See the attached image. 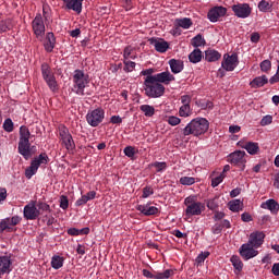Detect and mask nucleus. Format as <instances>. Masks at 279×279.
<instances>
[{"label":"nucleus","mask_w":279,"mask_h":279,"mask_svg":"<svg viewBox=\"0 0 279 279\" xmlns=\"http://www.w3.org/2000/svg\"><path fill=\"white\" fill-rule=\"evenodd\" d=\"M68 10H73L77 14L82 13V3L84 0H62Z\"/></svg>","instance_id":"21"},{"label":"nucleus","mask_w":279,"mask_h":279,"mask_svg":"<svg viewBox=\"0 0 279 279\" xmlns=\"http://www.w3.org/2000/svg\"><path fill=\"white\" fill-rule=\"evenodd\" d=\"M230 134H239L241 132V126L239 125H231L229 126Z\"/></svg>","instance_id":"61"},{"label":"nucleus","mask_w":279,"mask_h":279,"mask_svg":"<svg viewBox=\"0 0 279 279\" xmlns=\"http://www.w3.org/2000/svg\"><path fill=\"white\" fill-rule=\"evenodd\" d=\"M180 117H189L191 114V105H183L179 110Z\"/></svg>","instance_id":"45"},{"label":"nucleus","mask_w":279,"mask_h":279,"mask_svg":"<svg viewBox=\"0 0 279 279\" xmlns=\"http://www.w3.org/2000/svg\"><path fill=\"white\" fill-rule=\"evenodd\" d=\"M228 9L223 7H215L207 13V17L211 23H217L221 16H226Z\"/></svg>","instance_id":"15"},{"label":"nucleus","mask_w":279,"mask_h":279,"mask_svg":"<svg viewBox=\"0 0 279 279\" xmlns=\"http://www.w3.org/2000/svg\"><path fill=\"white\" fill-rule=\"evenodd\" d=\"M124 154H125V156H128V158H134V155L136 154V151L134 150V147L126 146L124 148Z\"/></svg>","instance_id":"51"},{"label":"nucleus","mask_w":279,"mask_h":279,"mask_svg":"<svg viewBox=\"0 0 279 279\" xmlns=\"http://www.w3.org/2000/svg\"><path fill=\"white\" fill-rule=\"evenodd\" d=\"M110 123H113V124H121L123 123V119L120 118L119 116H112L110 118Z\"/></svg>","instance_id":"58"},{"label":"nucleus","mask_w":279,"mask_h":279,"mask_svg":"<svg viewBox=\"0 0 279 279\" xmlns=\"http://www.w3.org/2000/svg\"><path fill=\"white\" fill-rule=\"evenodd\" d=\"M231 263L236 271H243V262H241V257L233 255L231 257Z\"/></svg>","instance_id":"35"},{"label":"nucleus","mask_w":279,"mask_h":279,"mask_svg":"<svg viewBox=\"0 0 279 279\" xmlns=\"http://www.w3.org/2000/svg\"><path fill=\"white\" fill-rule=\"evenodd\" d=\"M131 56H132V48L130 46L125 47L124 53H123L124 60H128L129 58H131ZM132 58H134V57H132Z\"/></svg>","instance_id":"59"},{"label":"nucleus","mask_w":279,"mask_h":279,"mask_svg":"<svg viewBox=\"0 0 279 279\" xmlns=\"http://www.w3.org/2000/svg\"><path fill=\"white\" fill-rule=\"evenodd\" d=\"M140 110L144 112L145 117H153L154 114H156V109L149 105H142L140 107Z\"/></svg>","instance_id":"34"},{"label":"nucleus","mask_w":279,"mask_h":279,"mask_svg":"<svg viewBox=\"0 0 279 279\" xmlns=\"http://www.w3.org/2000/svg\"><path fill=\"white\" fill-rule=\"evenodd\" d=\"M219 197H214L207 201V208H209V210H217V208H219Z\"/></svg>","instance_id":"40"},{"label":"nucleus","mask_w":279,"mask_h":279,"mask_svg":"<svg viewBox=\"0 0 279 279\" xmlns=\"http://www.w3.org/2000/svg\"><path fill=\"white\" fill-rule=\"evenodd\" d=\"M240 256H242L244 260H250V258L258 256V251L254 250V246H251L248 243H246L241 246Z\"/></svg>","instance_id":"17"},{"label":"nucleus","mask_w":279,"mask_h":279,"mask_svg":"<svg viewBox=\"0 0 279 279\" xmlns=\"http://www.w3.org/2000/svg\"><path fill=\"white\" fill-rule=\"evenodd\" d=\"M274 276H279V263H276L272 265V269H271Z\"/></svg>","instance_id":"63"},{"label":"nucleus","mask_w":279,"mask_h":279,"mask_svg":"<svg viewBox=\"0 0 279 279\" xmlns=\"http://www.w3.org/2000/svg\"><path fill=\"white\" fill-rule=\"evenodd\" d=\"M195 182V178L193 177H182L180 179V184L183 186H192V184Z\"/></svg>","instance_id":"43"},{"label":"nucleus","mask_w":279,"mask_h":279,"mask_svg":"<svg viewBox=\"0 0 279 279\" xmlns=\"http://www.w3.org/2000/svg\"><path fill=\"white\" fill-rule=\"evenodd\" d=\"M260 71H263V73H267L269 71H271V61L269 60H264L260 64Z\"/></svg>","instance_id":"46"},{"label":"nucleus","mask_w":279,"mask_h":279,"mask_svg":"<svg viewBox=\"0 0 279 279\" xmlns=\"http://www.w3.org/2000/svg\"><path fill=\"white\" fill-rule=\"evenodd\" d=\"M149 77H151L150 81H156L157 84H166V86L171 84V82H175V76H173L169 71L161 72Z\"/></svg>","instance_id":"13"},{"label":"nucleus","mask_w":279,"mask_h":279,"mask_svg":"<svg viewBox=\"0 0 279 279\" xmlns=\"http://www.w3.org/2000/svg\"><path fill=\"white\" fill-rule=\"evenodd\" d=\"M209 125L205 118L194 119L183 129V136H202L208 132Z\"/></svg>","instance_id":"2"},{"label":"nucleus","mask_w":279,"mask_h":279,"mask_svg":"<svg viewBox=\"0 0 279 279\" xmlns=\"http://www.w3.org/2000/svg\"><path fill=\"white\" fill-rule=\"evenodd\" d=\"M208 256H210V252L201 253V254L196 257V264H197V265H202V264L204 263V260H206V258H208Z\"/></svg>","instance_id":"49"},{"label":"nucleus","mask_w":279,"mask_h":279,"mask_svg":"<svg viewBox=\"0 0 279 279\" xmlns=\"http://www.w3.org/2000/svg\"><path fill=\"white\" fill-rule=\"evenodd\" d=\"M252 247H260L263 243H265V233L260 231H256L251 233L250 240L247 242Z\"/></svg>","instance_id":"18"},{"label":"nucleus","mask_w":279,"mask_h":279,"mask_svg":"<svg viewBox=\"0 0 279 279\" xmlns=\"http://www.w3.org/2000/svg\"><path fill=\"white\" fill-rule=\"evenodd\" d=\"M12 265V259L8 256L0 257V271L1 274H10V267Z\"/></svg>","instance_id":"27"},{"label":"nucleus","mask_w":279,"mask_h":279,"mask_svg":"<svg viewBox=\"0 0 279 279\" xmlns=\"http://www.w3.org/2000/svg\"><path fill=\"white\" fill-rule=\"evenodd\" d=\"M44 47L48 53H51V51H53V48L56 47V36L53 35V33L47 34Z\"/></svg>","instance_id":"26"},{"label":"nucleus","mask_w":279,"mask_h":279,"mask_svg":"<svg viewBox=\"0 0 279 279\" xmlns=\"http://www.w3.org/2000/svg\"><path fill=\"white\" fill-rule=\"evenodd\" d=\"M149 195H154V189H151L149 186L144 187L142 197L145 199V198L149 197Z\"/></svg>","instance_id":"54"},{"label":"nucleus","mask_w":279,"mask_h":279,"mask_svg":"<svg viewBox=\"0 0 279 279\" xmlns=\"http://www.w3.org/2000/svg\"><path fill=\"white\" fill-rule=\"evenodd\" d=\"M41 75L44 80H47L49 77H53V74H51V68L47 63L41 64Z\"/></svg>","instance_id":"38"},{"label":"nucleus","mask_w":279,"mask_h":279,"mask_svg":"<svg viewBox=\"0 0 279 279\" xmlns=\"http://www.w3.org/2000/svg\"><path fill=\"white\" fill-rule=\"evenodd\" d=\"M29 136H32V133H29V129L27 126L22 125L20 128V141L17 146V151L23 156L25 160H29L32 156H34L36 149V146H32L29 143Z\"/></svg>","instance_id":"1"},{"label":"nucleus","mask_w":279,"mask_h":279,"mask_svg":"<svg viewBox=\"0 0 279 279\" xmlns=\"http://www.w3.org/2000/svg\"><path fill=\"white\" fill-rule=\"evenodd\" d=\"M36 207L38 208L39 213L40 210H43L44 213H51V207L47 203L38 202L36 204Z\"/></svg>","instance_id":"44"},{"label":"nucleus","mask_w":279,"mask_h":279,"mask_svg":"<svg viewBox=\"0 0 279 279\" xmlns=\"http://www.w3.org/2000/svg\"><path fill=\"white\" fill-rule=\"evenodd\" d=\"M277 82H279V72H277V73L269 80V83H270V84H277Z\"/></svg>","instance_id":"64"},{"label":"nucleus","mask_w":279,"mask_h":279,"mask_svg":"<svg viewBox=\"0 0 279 279\" xmlns=\"http://www.w3.org/2000/svg\"><path fill=\"white\" fill-rule=\"evenodd\" d=\"M222 230H223V226L221 223H215L211 228L213 234H221Z\"/></svg>","instance_id":"53"},{"label":"nucleus","mask_w":279,"mask_h":279,"mask_svg":"<svg viewBox=\"0 0 279 279\" xmlns=\"http://www.w3.org/2000/svg\"><path fill=\"white\" fill-rule=\"evenodd\" d=\"M174 271L173 269H167L163 272H151L148 269H143V276L145 278H151V279H168L170 276H173Z\"/></svg>","instance_id":"16"},{"label":"nucleus","mask_w":279,"mask_h":279,"mask_svg":"<svg viewBox=\"0 0 279 279\" xmlns=\"http://www.w3.org/2000/svg\"><path fill=\"white\" fill-rule=\"evenodd\" d=\"M60 208H62V210H66V208H69V197L64 195L60 196Z\"/></svg>","instance_id":"50"},{"label":"nucleus","mask_w":279,"mask_h":279,"mask_svg":"<svg viewBox=\"0 0 279 279\" xmlns=\"http://www.w3.org/2000/svg\"><path fill=\"white\" fill-rule=\"evenodd\" d=\"M33 32L36 38H43L45 36V22L43 15L38 13L32 22Z\"/></svg>","instance_id":"12"},{"label":"nucleus","mask_w":279,"mask_h":279,"mask_svg":"<svg viewBox=\"0 0 279 279\" xmlns=\"http://www.w3.org/2000/svg\"><path fill=\"white\" fill-rule=\"evenodd\" d=\"M225 178H226V174H220V175L211 179V186H213V189L217 187V185L222 183Z\"/></svg>","instance_id":"47"},{"label":"nucleus","mask_w":279,"mask_h":279,"mask_svg":"<svg viewBox=\"0 0 279 279\" xmlns=\"http://www.w3.org/2000/svg\"><path fill=\"white\" fill-rule=\"evenodd\" d=\"M229 162H231V165L242 166L241 170L243 171L245 169V151L236 150L234 153H231L229 155Z\"/></svg>","instance_id":"14"},{"label":"nucleus","mask_w":279,"mask_h":279,"mask_svg":"<svg viewBox=\"0 0 279 279\" xmlns=\"http://www.w3.org/2000/svg\"><path fill=\"white\" fill-rule=\"evenodd\" d=\"M242 149H246L247 154L251 156H256L258 151H260V147L258 146V143L255 142H247L243 145H241Z\"/></svg>","instance_id":"22"},{"label":"nucleus","mask_w":279,"mask_h":279,"mask_svg":"<svg viewBox=\"0 0 279 279\" xmlns=\"http://www.w3.org/2000/svg\"><path fill=\"white\" fill-rule=\"evenodd\" d=\"M89 82L88 74H85L84 71H74L73 83L76 95H84V88H86V85L89 84Z\"/></svg>","instance_id":"5"},{"label":"nucleus","mask_w":279,"mask_h":279,"mask_svg":"<svg viewBox=\"0 0 279 279\" xmlns=\"http://www.w3.org/2000/svg\"><path fill=\"white\" fill-rule=\"evenodd\" d=\"M149 43L150 45H154L156 51L159 53H166L167 49H169V43L163 39L150 38Z\"/></svg>","instance_id":"19"},{"label":"nucleus","mask_w":279,"mask_h":279,"mask_svg":"<svg viewBox=\"0 0 279 279\" xmlns=\"http://www.w3.org/2000/svg\"><path fill=\"white\" fill-rule=\"evenodd\" d=\"M22 218L19 216H13L11 218V226H19L21 223Z\"/></svg>","instance_id":"62"},{"label":"nucleus","mask_w":279,"mask_h":279,"mask_svg":"<svg viewBox=\"0 0 279 279\" xmlns=\"http://www.w3.org/2000/svg\"><path fill=\"white\" fill-rule=\"evenodd\" d=\"M274 121V117L271 116H265L262 120H260V125L265 126V125H270V123Z\"/></svg>","instance_id":"55"},{"label":"nucleus","mask_w":279,"mask_h":279,"mask_svg":"<svg viewBox=\"0 0 279 279\" xmlns=\"http://www.w3.org/2000/svg\"><path fill=\"white\" fill-rule=\"evenodd\" d=\"M223 217H226V214L223 211H215L214 221H221Z\"/></svg>","instance_id":"57"},{"label":"nucleus","mask_w":279,"mask_h":279,"mask_svg":"<svg viewBox=\"0 0 279 279\" xmlns=\"http://www.w3.org/2000/svg\"><path fill=\"white\" fill-rule=\"evenodd\" d=\"M59 136L61 138L62 145L68 151H73L75 149V142L73 141V136L69 132V129L61 126L59 129Z\"/></svg>","instance_id":"7"},{"label":"nucleus","mask_w":279,"mask_h":279,"mask_svg":"<svg viewBox=\"0 0 279 279\" xmlns=\"http://www.w3.org/2000/svg\"><path fill=\"white\" fill-rule=\"evenodd\" d=\"M181 102L183 106H191V96L184 95L181 97Z\"/></svg>","instance_id":"60"},{"label":"nucleus","mask_w":279,"mask_h":279,"mask_svg":"<svg viewBox=\"0 0 279 279\" xmlns=\"http://www.w3.org/2000/svg\"><path fill=\"white\" fill-rule=\"evenodd\" d=\"M106 112L101 108L94 109L93 111H89L86 116L87 123L92 125V128H97L99 123L104 121Z\"/></svg>","instance_id":"8"},{"label":"nucleus","mask_w":279,"mask_h":279,"mask_svg":"<svg viewBox=\"0 0 279 279\" xmlns=\"http://www.w3.org/2000/svg\"><path fill=\"white\" fill-rule=\"evenodd\" d=\"M175 25L183 29H189L193 25V21L190 17L177 19Z\"/></svg>","instance_id":"31"},{"label":"nucleus","mask_w":279,"mask_h":279,"mask_svg":"<svg viewBox=\"0 0 279 279\" xmlns=\"http://www.w3.org/2000/svg\"><path fill=\"white\" fill-rule=\"evenodd\" d=\"M269 83V78L266 75L257 76L253 81H251L250 86L251 88H263L265 84Z\"/></svg>","instance_id":"24"},{"label":"nucleus","mask_w":279,"mask_h":279,"mask_svg":"<svg viewBox=\"0 0 279 279\" xmlns=\"http://www.w3.org/2000/svg\"><path fill=\"white\" fill-rule=\"evenodd\" d=\"M3 130L4 132H14V122H12V119L8 118L4 120Z\"/></svg>","instance_id":"41"},{"label":"nucleus","mask_w":279,"mask_h":279,"mask_svg":"<svg viewBox=\"0 0 279 279\" xmlns=\"http://www.w3.org/2000/svg\"><path fill=\"white\" fill-rule=\"evenodd\" d=\"M236 66H239V54L232 53L231 56L230 54L223 56L221 68L225 71H234Z\"/></svg>","instance_id":"9"},{"label":"nucleus","mask_w":279,"mask_h":279,"mask_svg":"<svg viewBox=\"0 0 279 279\" xmlns=\"http://www.w3.org/2000/svg\"><path fill=\"white\" fill-rule=\"evenodd\" d=\"M40 217V210L36 207V201H32L24 207V219L34 221Z\"/></svg>","instance_id":"10"},{"label":"nucleus","mask_w":279,"mask_h":279,"mask_svg":"<svg viewBox=\"0 0 279 279\" xmlns=\"http://www.w3.org/2000/svg\"><path fill=\"white\" fill-rule=\"evenodd\" d=\"M144 86L145 95L151 99H156L165 95V85L154 80L151 81V76H146Z\"/></svg>","instance_id":"3"},{"label":"nucleus","mask_w":279,"mask_h":279,"mask_svg":"<svg viewBox=\"0 0 279 279\" xmlns=\"http://www.w3.org/2000/svg\"><path fill=\"white\" fill-rule=\"evenodd\" d=\"M192 45L196 48L204 47V45H206V39H204L202 34H198L192 39Z\"/></svg>","instance_id":"36"},{"label":"nucleus","mask_w":279,"mask_h":279,"mask_svg":"<svg viewBox=\"0 0 279 279\" xmlns=\"http://www.w3.org/2000/svg\"><path fill=\"white\" fill-rule=\"evenodd\" d=\"M229 210L232 213H239V210H243V202L241 199H233L228 203Z\"/></svg>","instance_id":"30"},{"label":"nucleus","mask_w":279,"mask_h":279,"mask_svg":"<svg viewBox=\"0 0 279 279\" xmlns=\"http://www.w3.org/2000/svg\"><path fill=\"white\" fill-rule=\"evenodd\" d=\"M64 265V259L60 256H53L51 259V267L53 269H60Z\"/></svg>","instance_id":"37"},{"label":"nucleus","mask_w":279,"mask_h":279,"mask_svg":"<svg viewBox=\"0 0 279 279\" xmlns=\"http://www.w3.org/2000/svg\"><path fill=\"white\" fill-rule=\"evenodd\" d=\"M241 219L244 221V223H250V221H253L252 215H250V213H243L241 215Z\"/></svg>","instance_id":"56"},{"label":"nucleus","mask_w":279,"mask_h":279,"mask_svg":"<svg viewBox=\"0 0 279 279\" xmlns=\"http://www.w3.org/2000/svg\"><path fill=\"white\" fill-rule=\"evenodd\" d=\"M45 82L48 84L50 90H52L53 93L54 90H58V82L56 81V76L45 78Z\"/></svg>","instance_id":"39"},{"label":"nucleus","mask_w":279,"mask_h":279,"mask_svg":"<svg viewBox=\"0 0 279 279\" xmlns=\"http://www.w3.org/2000/svg\"><path fill=\"white\" fill-rule=\"evenodd\" d=\"M12 219L11 218H4L0 221V233L5 232V230L8 232H12Z\"/></svg>","instance_id":"32"},{"label":"nucleus","mask_w":279,"mask_h":279,"mask_svg":"<svg viewBox=\"0 0 279 279\" xmlns=\"http://www.w3.org/2000/svg\"><path fill=\"white\" fill-rule=\"evenodd\" d=\"M14 27V24L12 23L11 19H7L3 21H0V34H3V32H10Z\"/></svg>","instance_id":"33"},{"label":"nucleus","mask_w":279,"mask_h":279,"mask_svg":"<svg viewBox=\"0 0 279 279\" xmlns=\"http://www.w3.org/2000/svg\"><path fill=\"white\" fill-rule=\"evenodd\" d=\"M136 210L145 215L146 217H151V215H158V207L150 206L149 204L137 205Z\"/></svg>","instance_id":"20"},{"label":"nucleus","mask_w":279,"mask_h":279,"mask_svg":"<svg viewBox=\"0 0 279 279\" xmlns=\"http://www.w3.org/2000/svg\"><path fill=\"white\" fill-rule=\"evenodd\" d=\"M231 10L238 19H247L252 14V8L247 3L233 4Z\"/></svg>","instance_id":"11"},{"label":"nucleus","mask_w":279,"mask_h":279,"mask_svg":"<svg viewBox=\"0 0 279 279\" xmlns=\"http://www.w3.org/2000/svg\"><path fill=\"white\" fill-rule=\"evenodd\" d=\"M170 69L174 74L182 73L184 71V62L178 59H171L169 61Z\"/></svg>","instance_id":"23"},{"label":"nucleus","mask_w":279,"mask_h":279,"mask_svg":"<svg viewBox=\"0 0 279 279\" xmlns=\"http://www.w3.org/2000/svg\"><path fill=\"white\" fill-rule=\"evenodd\" d=\"M184 204L186 206L185 215L187 217H195L202 215L204 210H206V206L204 204L197 202L195 196H189L185 198Z\"/></svg>","instance_id":"4"},{"label":"nucleus","mask_w":279,"mask_h":279,"mask_svg":"<svg viewBox=\"0 0 279 279\" xmlns=\"http://www.w3.org/2000/svg\"><path fill=\"white\" fill-rule=\"evenodd\" d=\"M168 123H169V125H180L181 120H180V118H178L175 116H170L168 118Z\"/></svg>","instance_id":"52"},{"label":"nucleus","mask_w":279,"mask_h":279,"mask_svg":"<svg viewBox=\"0 0 279 279\" xmlns=\"http://www.w3.org/2000/svg\"><path fill=\"white\" fill-rule=\"evenodd\" d=\"M204 58V54L202 53V50L199 48L194 49L189 54V60L192 62V64H197V62H202V59Z\"/></svg>","instance_id":"29"},{"label":"nucleus","mask_w":279,"mask_h":279,"mask_svg":"<svg viewBox=\"0 0 279 279\" xmlns=\"http://www.w3.org/2000/svg\"><path fill=\"white\" fill-rule=\"evenodd\" d=\"M258 10L260 12H269V10H271V3H269L268 1L262 0L258 3Z\"/></svg>","instance_id":"42"},{"label":"nucleus","mask_w":279,"mask_h":279,"mask_svg":"<svg viewBox=\"0 0 279 279\" xmlns=\"http://www.w3.org/2000/svg\"><path fill=\"white\" fill-rule=\"evenodd\" d=\"M219 59H221V53H219V51L213 49L205 51V60L207 62H217Z\"/></svg>","instance_id":"28"},{"label":"nucleus","mask_w":279,"mask_h":279,"mask_svg":"<svg viewBox=\"0 0 279 279\" xmlns=\"http://www.w3.org/2000/svg\"><path fill=\"white\" fill-rule=\"evenodd\" d=\"M262 208H264L266 210H270V213L276 215V213H278V210H279V204L276 202V199L270 198L262 204Z\"/></svg>","instance_id":"25"},{"label":"nucleus","mask_w":279,"mask_h":279,"mask_svg":"<svg viewBox=\"0 0 279 279\" xmlns=\"http://www.w3.org/2000/svg\"><path fill=\"white\" fill-rule=\"evenodd\" d=\"M136 66V63L133 61H129L128 59L124 60V71L128 73L134 71V68Z\"/></svg>","instance_id":"48"},{"label":"nucleus","mask_w":279,"mask_h":279,"mask_svg":"<svg viewBox=\"0 0 279 279\" xmlns=\"http://www.w3.org/2000/svg\"><path fill=\"white\" fill-rule=\"evenodd\" d=\"M49 162V156L46 153H41L38 157L32 160L31 166L25 170L26 178H32L38 171L40 165H47Z\"/></svg>","instance_id":"6"}]
</instances>
